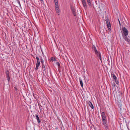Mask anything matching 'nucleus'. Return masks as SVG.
Returning a JSON list of instances; mask_svg holds the SVG:
<instances>
[{
  "label": "nucleus",
  "mask_w": 130,
  "mask_h": 130,
  "mask_svg": "<svg viewBox=\"0 0 130 130\" xmlns=\"http://www.w3.org/2000/svg\"><path fill=\"white\" fill-rule=\"evenodd\" d=\"M56 65L58 66V67H60V64L59 62H56Z\"/></svg>",
  "instance_id": "nucleus-23"
},
{
  "label": "nucleus",
  "mask_w": 130,
  "mask_h": 130,
  "mask_svg": "<svg viewBox=\"0 0 130 130\" xmlns=\"http://www.w3.org/2000/svg\"><path fill=\"white\" fill-rule=\"evenodd\" d=\"M118 20H119V24H120V25H121V24H120V21H119V19H118Z\"/></svg>",
  "instance_id": "nucleus-26"
},
{
  "label": "nucleus",
  "mask_w": 130,
  "mask_h": 130,
  "mask_svg": "<svg viewBox=\"0 0 130 130\" xmlns=\"http://www.w3.org/2000/svg\"><path fill=\"white\" fill-rule=\"evenodd\" d=\"M79 79V82L80 85L82 87H83V84L82 81L81 79Z\"/></svg>",
  "instance_id": "nucleus-15"
},
{
  "label": "nucleus",
  "mask_w": 130,
  "mask_h": 130,
  "mask_svg": "<svg viewBox=\"0 0 130 130\" xmlns=\"http://www.w3.org/2000/svg\"><path fill=\"white\" fill-rule=\"evenodd\" d=\"M42 69L43 71H45L46 70V68L44 64L42 65Z\"/></svg>",
  "instance_id": "nucleus-19"
},
{
  "label": "nucleus",
  "mask_w": 130,
  "mask_h": 130,
  "mask_svg": "<svg viewBox=\"0 0 130 130\" xmlns=\"http://www.w3.org/2000/svg\"><path fill=\"white\" fill-rule=\"evenodd\" d=\"M55 58H53V57H52L51 58V61H55Z\"/></svg>",
  "instance_id": "nucleus-21"
},
{
  "label": "nucleus",
  "mask_w": 130,
  "mask_h": 130,
  "mask_svg": "<svg viewBox=\"0 0 130 130\" xmlns=\"http://www.w3.org/2000/svg\"><path fill=\"white\" fill-rule=\"evenodd\" d=\"M123 34L124 36H127L128 34V31L126 28L124 27L122 28Z\"/></svg>",
  "instance_id": "nucleus-3"
},
{
  "label": "nucleus",
  "mask_w": 130,
  "mask_h": 130,
  "mask_svg": "<svg viewBox=\"0 0 130 130\" xmlns=\"http://www.w3.org/2000/svg\"><path fill=\"white\" fill-rule=\"evenodd\" d=\"M82 1L84 7L85 9L87 8V6L85 0H82Z\"/></svg>",
  "instance_id": "nucleus-5"
},
{
  "label": "nucleus",
  "mask_w": 130,
  "mask_h": 130,
  "mask_svg": "<svg viewBox=\"0 0 130 130\" xmlns=\"http://www.w3.org/2000/svg\"><path fill=\"white\" fill-rule=\"evenodd\" d=\"M55 8L59 7L57 0H54Z\"/></svg>",
  "instance_id": "nucleus-12"
},
{
  "label": "nucleus",
  "mask_w": 130,
  "mask_h": 130,
  "mask_svg": "<svg viewBox=\"0 0 130 130\" xmlns=\"http://www.w3.org/2000/svg\"><path fill=\"white\" fill-rule=\"evenodd\" d=\"M71 9L72 11V12L75 16H76L75 10V9L73 7H71Z\"/></svg>",
  "instance_id": "nucleus-9"
},
{
  "label": "nucleus",
  "mask_w": 130,
  "mask_h": 130,
  "mask_svg": "<svg viewBox=\"0 0 130 130\" xmlns=\"http://www.w3.org/2000/svg\"><path fill=\"white\" fill-rule=\"evenodd\" d=\"M101 115L102 118V120L103 122V124L107 123V121L105 112H102L101 113Z\"/></svg>",
  "instance_id": "nucleus-1"
},
{
  "label": "nucleus",
  "mask_w": 130,
  "mask_h": 130,
  "mask_svg": "<svg viewBox=\"0 0 130 130\" xmlns=\"http://www.w3.org/2000/svg\"><path fill=\"white\" fill-rule=\"evenodd\" d=\"M98 57H99L101 61V55L100 53L98 51V53H95Z\"/></svg>",
  "instance_id": "nucleus-11"
},
{
  "label": "nucleus",
  "mask_w": 130,
  "mask_h": 130,
  "mask_svg": "<svg viewBox=\"0 0 130 130\" xmlns=\"http://www.w3.org/2000/svg\"><path fill=\"white\" fill-rule=\"evenodd\" d=\"M111 75L112 77L113 78V79H114L116 80V79H117V77L114 74H111Z\"/></svg>",
  "instance_id": "nucleus-18"
},
{
  "label": "nucleus",
  "mask_w": 130,
  "mask_h": 130,
  "mask_svg": "<svg viewBox=\"0 0 130 130\" xmlns=\"http://www.w3.org/2000/svg\"><path fill=\"white\" fill-rule=\"evenodd\" d=\"M17 2H18V3L19 4V5L20 6H21V4H20V2L19 1V0H18Z\"/></svg>",
  "instance_id": "nucleus-25"
},
{
  "label": "nucleus",
  "mask_w": 130,
  "mask_h": 130,
  "mask_svg": "<svg viewBox=\"0 0 130 130\" xmlns=\"http://www.w3.org/2000/svg\"><path fill=\"white\" fill-rule=\"evenodd\" d=\"M40 59L41 63L42 64H43L44 63V60H43L42 59V57H40Z\"/></svg>",
  "instance_id": "nucleus-20"
},
{
  "label": "nucleus",
  "mask_w": 130,
  "mask_h": 130,
  "mask_svg": "<svg viewBox=\"0 0 130 130\" xmlns=\"http://www.w3.org/2000/svg\"><path fill=\"white\" fill-rule=\"evenodd\" d=\"M6 77L7 79V80L8 82L9 83L10 81V77L9 76V72L8 71H7L6 72Z\"/></svg>",
  "instance_id": "nucleus-4"
},
{
  "label": "nucleus",
  "mask_w": 130,
  "mask_h": 130,
  "mask_svg": "<svg viewBox=\"0 0 130 130\" xmlns=\"http://www.w3.org/2000/svg\"><path fill=\"white\" fill-rule=\"evenodd\" d=\"M40 61H37L36 63V67L35 68V70H37L38 69V67L40 66Z\"/></svg>",
  "instance_id": "nucleus-6"
},
{
  "label": "nucleus",
  "mask_w": 130,
  "mask_h": 130,
  "mask_svg": "<svg viewBox=\"0 0 130 130\" xmlns=\"http://www.w3.org/2000/svg\"><path fill=\"white\" fill-rule=\"evenodd\" d=\"M36 59L37 60V61H40V59H39V58L37 56L36 57Z\"/></svg>",
  "instance_id": "nucleus-24"
},
{
  "label": "nucleus",
  "mask_w": 130,
  "mask_h": 130,
  "mask_svg": "<svg viewBox=\"0 0 130 130\" xmlns=\"http://www.w3.org/2000/svg\"><path fill=\"white\" fill-rule=\"evenodd\" d=\"M92 50L94 51L95 53H98V51H97L96 47L94 45L92 46Z\"/></svg>",
  "instance_id": "nucleus-14"
},
{
  "label": "nucleus",
  "mask_w": 130,
  "mask_h": 130,
  "mask_svg": "<svg viewBox=\"0 0 130 130\" xmlns=\"http://www.w3.org/2000/svg\"><path fill=\"white\" fill-rule=\"evenodd\" d=\"M124 39L127 42H130V39L129 38H128L127 36H124L123 37Z\"/></svg>",
  "instance_id": "nucleus-7"
},
{
  "label": "nucleus",
  "mask_w": 130,
  "mask_h": 130,
  "mask_svg": "<svg viewBox=\"0 0 130 130\" xmlns=\"http://www.w3.org/2000/svg\"><path fill=\"white\" fill-rule=\"evenodd\" d=\"M115 80L116 84H118L119 83V81L118 80L117 78V79Z\"/></svg>",
  "instance_id": "nucleus-22"
},
{
  "label": "nucleus",
  "mask_w": 130,
  "mask_h": 130,
  "mask_svg": "<svg viewBox=\"0 0 130 130\" xmlns=\"http://www.w3.org/2000/svg\"><path fill=\"white\" fill-rule=\"evenodd\" d=\"M104 125V128L106 130H108V126L107 123H105L103 124Z\"/></svg>",
  "instance_id": "nucleus-8"
},
{
  "label": "nucleus",
  "mask_w": 130,
  "mask_h": 130,
  "mask_svg": "<svg viewBox=\"0 0 130 130\" xmlns=\"http://www.w3.org/2000/svg\"><path fill=\"white\" fill-rule=\"evenodd\" d=\"M36 119L37 120L38 123H40V120L38 115L36 114L35 115Z\"/></svg>",
  "instance_id": "nucleus-13"
},
{
  "label": "nucleus",
  "mask_w": 130,
  "mask_h": 130,
  "mask_svg": "<svg viewBox=\"0 0 130 130\" xmlns=\"http://www.w3.org/2000/svg\"><path fill=\"white\" fill-rule=\"evenodd\" d=\"M55 10L57 13H59L60 11L59 7L55 8Z\"/></svg>",
  "instance_id": "nucleus-17"
},
{
  "label": "nucleus",
  "mask_w": 130,
  "mask_h": 130,
  "mask_svg": "<svg viewBox=\"0 0 130 130\" xmlns=\"http://www.w3.org/2000/svg\"><path fill=\"white\" fill-rule=\"evenodd\" d=\"M88 105L91 107L92 109L94 108V106L92 103L90 101L88 102Z\"/></svg>",
  "instance_id": "nucleus-10"
},
{
  "label": "nucleus",
  "mask_w": 130,
  "mask_h": 130,
  "mask_svg": "<svg viewBox=\"0 0 130 130\" xmlns=\"http://www.w3.org/2000/svg\"><path fill=\"white\" fill-rule=\"evenodd\" d=\"M88 4L89 6H91V4L90 0H87Z\"/></svg>",
  "instance_id": "nucleus-16"
},
{
  "label": "nucleus",
  "mask_w": 130,
  "mask_h": 130,
  "mask_svg": "<svg viewBox=\"0 0 130 130\" xmlns=\"http://www.w3.org/2000/svg\"><path fill=\"white\" fill-rule=\"evenodd\" d=\"M105 21H106V23L107 25V27L108 28V30L109 31H110L111 30V27L110 21L107 18L106 19Z\"/></svg>",
  "instance_id": "nucleus-2"
}]
</instances>
